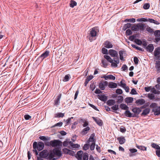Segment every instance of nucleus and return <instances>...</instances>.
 Segmentation results:
<instances>
[{
    "label": "nucleus",
    "mask_w": 160,
    "mask_h": 160,
    "mask_svg": "<svg viewBox=\"0 0 160 160\" xmlns=\"http://www.w3.org/2000/svg\"><path fill=\"white\" fill-rule=\"evenodd\" d=\"M39 138L43 141H45V146L47 147H56L53 149L57 153H59V155L61 157L62 156V153L61 151L62 146V142L59 139H54L50 141L51 139L50 137L48 136H40Z\"/></svg>",
    "instance_id": "f257e3e1"
},
{
    "label": "nucleus",
    "mask_w": 160,
    "mask_h": 160,
    "mask_svg": "<svg viewBox=\"0 0 160 160\" xmlns=\"http://www.w3.org/2000/svg\"><path fill=\"white\" fill-rule=\"evenodd\" d=\"M99 31V29L97 27H93L90 29L89 31L88 36H87V37L88 38L90 42H92L95 39V38L93 39V38L97 36V34Z\"/></svg>",
    "instance_id": "f03ea898"
},
{
    "label": "nucleus",
    "mask_w": 160,
    "mask_h": 160,
    "mask_svg": "<svg viewBox=\"0 0 160 160\" xmlns=\"http://www.w3.org/2000/svg\"><path fill=\"white\" fill-rule=\"evenodd\" d=\"M146 25L145 24L139 22L137 24H134L131 27V30L133 31H136L139 30L143 31L146 28Z\"/></svg>",
    "instance_id": "7ed1b4c3"
},
{
    "label": "nucleus",
    "mask_w": 160,
    "mask_h": 160,
    "mask_svg": "<svg viewBox=\"0 0 160 160\" xmlns=\"http://www.w3.org/2000/svg\"><path fill=\"white\" fill-rule=\"evenodd\" d=\"M149 107L152 108V112H154V114L156 116L160 115V106L157 105V104L153 102L149 106Z\"/></svg>",
    "instance_id": "20e7f679"
},
{
    "label": "nucleus",
    "mask_w": 160,
    "mask_h": 160,
    "mask_svg": "<svg viewBox=\"0 0 160 160\" xmlns=\"http://www.w3.org/2000/svg\"><path fill=\"white\" fill-rule=\"evenodd\" d=\"M45 142V141H44ZM45 145V142H34L33 144V149H37L39 151L42 150Z\"/></svg>",
    "instance_id": "39448f33"
},
{
    "label": "nucleus",
    "mask_w": 160,
    "mask_h": 160,
    "mask_svg": "<svg viewBox=\"0 0 160 160\" xmlns=\"http://www.w3.org/2000/svg\"><path fill=\"white\" fill-rule=\"evenodd\" d=\"M59 153H57L53 149L52 151H50V153H48V157L47 158V159L49 160H51L52 158H53L56 155L58 157V158L61 157L59 155Z\"/></svg>",
    "instance_id": "423d86ee"
},
{
    "label": "nucleus",
    "mask_w": 160,
    "mask_h": 160,
    "mask_svg": "<svg viewBox=\"0 0 160 160\" xmlns=\"http://www.w3.org/2000/svg\"><path fill=\"white\" fill-rule=\"evenodd\" d=\"M49 54L50 52L49 51H46L38 58L37 60L42 62L44 58L49 56Z\"/></svg>",
    "instance_id": "0eeeda50"
},
{
    "label": "nucleus",
    "mask_w": 160,
    "mask_h": 160,
    "mask_svg": "<svg viewBox=\"0 0 160 160\" xmlns=\"http://www.w3.org/2000/svg\"><path fill=\"white\" fill-rule=\"evenodd\" d=\"M132 111L134 113L133 114H135L136 116V117L138 118V115L142 111V110L140 109V108H139L136 107L132 109Z\"/></svg>",
    "instance_id": "6e6552de"
},
{
    "label": "nucleus",
    "mask_w": 160,
    "mask_h": 160,
    "mask_svg": "<svg viewBox=\"0 0 160 160\" xmlns=\"http://www.w3.org/2000/svg\"><path fill=\"white\" fill-rule=\"evenodd\" d=\"M48 153L47 150H44L40 152L39 154V157L43 158H46L48 157Z\"/></svg>",
    "instance_id": "1a4fd4ad"
},
{
    "label": "nucleus",
    "mask_w": 160,
    "mask_h": 160,
    "mask_svg": "<svg viewBox=\"0 0 160 160\" xmlns=\"http://www.w3.org/2000/svg\"><path fill=\"white\" fill-rule=\"evenodd\" d=\"M109 54L112 57H118V52L114 49H110L108 51Z\"/></svg>",
    "instance_id": "9d476101"
},
{
    "label": "nucleus",
    "mask_w": 160,
    "mask_h": 160,
    "mask_svg": "<svg viewBox=\"0 0 160 160\" xmlns=\"http://www.w3.org/2000/svg\"><path fill=\"white\" fill-rule=\"evenodd\" d=\"M62 94H59L57 97V98L54 100V105L57 106L60 104V100L61 98Z\"/></svg>",
    "instance_id": "9b49d317"
},
{
    "label": "nucleus",
    "mask_w": 160,
    "mask_h": 160,
    "mask_svg": "<svg viewBox=\"0 0 160 160\" xmlns=\"http://www.w3.org/2000/svg\"><path fill=\"white\" fill-rule=\"evenodd\" d=\"M92 118L96 123L100 126H102L103 124L102 121L97 117H92Z\"/></svg>",
    "instance_id": "f8f14e48"
},
{
    "label": "nucleus",
    "mask_w": 160,
    "mask_h": 160,
    "mask_svg": "<svg viewBox=\"0 0 160 160\" xmlns=\"http://www.w3.org/2000/svg\"><path fill=\"white\" fill-rule=\"evenodd\" d=\"M103 44L104 47L107 48H111L113 47L112 44L108 40L105 41Z\"/></svg>",
    "instance_id": "ddd939ff"
},
{
    "label": "nucleus",
    "mask_w": 160,
    "mask_h": 160,
    "mask_svg": "<svg viewBox=\"0 0 160 160\" xmlns=\"http://www.w3.org/2000/svg\"><path fill=\"white\" fill-rule=\"evenodd\" d=\"M125 115L128 117H136L135 114H133L129 110V109L126 111L124 112Z\"/></svg>",
    "instance_id": "4468645a"
},
{
    "label": "nucleus",
    "mask_w": 160,
    "mask_h": 160,
    "mask_svg": "<svg viewBox=\"0 0 160 160\" xmlns=\"http://www.w3.org/2000/svg\"><path fill=\"white\" fill-rule=\"evenodd\" d=\"M97 97L99 99L105 102L108 99L107 96H106L105 94L98 95Z\"/></svg>",
    "instance_id": "2eb2a0df"
},
{
    "label": "nucleus",
    "mask_w": 160,
    "mask_h": 160,
    "mask_svg": "<svg viewBox=\"0 0 160 160\" xmlns=\"http://www.w3.org/2000/svg\"><path fill=\"white\" fill-rule=\"evenodd\" d=\"M101 78H104L105 80H108V79L115 80L116 78L115 77L112 75H104Z\"/></svg>",
    "instance_id": "dca6fc26"
},
{
    "label": "nucleus",
    "mask_w": 160,
    "mask_h": 160,
    "mask_svg": "<svg viewBox=\"0 0 160 160\" xmlns=\"http://www.w3.org/2000/svg\"><path fill=\"white\" fill-rule=\"evenodd\" d=\"M93 78V76L92 75L88 76L85 80V82L84 83V86L85 87L87 86L88 82Z\"/></svg>",
    "instance_id": "f3484780"
},
{
    "label": "nucleus",
    "mask_w": 160,
    "mask_h": 160,
    "mask_svg": "<svg viewBox=\"0 0 160 160\" xmlns=\"http://www.w3.org/2000/svg\"><path fill=\"white\" fill-rule=\"evenodd\" d=\"M146 50L149 52H152L154 49V47L153 45L152 44H149L146 48Z\"/></svg>",
    "instance_id": "a211bd4d"
},
{
    "label": "nucleus",
    "mask_w": 160,
    "mask_h": 160,
    "mask_svg": "<svg viewBox=\"0 0 160 160\" xmlns=\"http://www.w3.org/2000/svg\"><path fill=\"white\" fill-rule=\"evenodd\" d=\"M145 103V101L143 99H139L135 102V103L137 104L138 106L142 105Z\"/></svg>",
    "instance_id": "6ab92c4d"
},
{
    "label": "nucleus",
    "mask_w": 160,
    "mask_h": 160,
    "mask_svg": "<svg viewBox=\"0 0 160 160\" xmlns=\"http://www.w3.org/2000/svg\"><path fill=\"white\" fill-rule=\"evenodd\" d=\"M117 139L118 141L119 142L120 144H124L126 142V139L124 137H118L117 138Z\"/></svg>",
    "instance_id": "aec40b11"
},
{
    "label": "nucleus",
    "mask_w": 160,
    "mask_h": 160,
    "mask_svg": "<svg viewBox=\"0 0 160 160\" xmlns=\"http://www.w3.org/2000/svg\"><path fill=\"white\" fill-rule=\"evenodd\" d=\"M90 130V127H87L82 130L80 133L82 135H85L88 133V131Z\"/></svg>",
    "instance_id": "412c9836"
},
{
    "label": "nucleus",
    "mask_w": 160,
    "mask_h": 160,
    "mask_svg": "<svg viewBox=\"0 0 160 160\" xmlns=\"http://www.w3.org/2000/svg\"><path fill=\"white\" fill-rule=\"evenodd\" d=\"M150 111V109L149 108H147L144 109L142 113L141 114L142 116H146L149 113Z\"/></svg>",
    "instance_id": "4be33fe9"
},
{
    "label": "nucleus",
    "mask_w": 160,
    "mask_h": 160,
    "mask_svg": "<svg viewBox=\"0 0 160 160\" xmlns=\"http://www.w3.org/2000/svg\"><path fill=\"white\" fill-rule=\"evenodd\" d=\"M95 136V133H92L90 136L87 142L89 143L90 142H96V139H94V137Z\"/></svg>",
    "instance_id": "5701e85b"
},
{
    "label": "nucleus",
    "mask_w": 160,
    "mask_h": 160,
    "mask_svg": "<svg viewBox=\"0 0 160 160\" xmlns=\"http://www.w3.org/2000/svg\"><path fill=\"white\" fill-rule=\"evenodd\" d=\"M111 109L114 111L113 112L116 113H118V112H117V110H119V106L118 104L114 105L111 107Z\"/></svg>",
    "instance_id": "b1692460"
},
{
    "label": "nucleus",
    "mask_w": 160,
    "mask_h": 160,
    "mask_svg": "<svg viewBox=\"0 0 160 160\" xmlns=\"http://www.w3.org/2000/svg\"><path fill=\"white\" fill-rule=\"evenodd\" d=\"M160 54V47H158L155 48L154 52V57L159 55Z\"/></svg>",
    "instance_id": "393cba45"
},
{
    "label": "nucleus",
    "mask_w": 160,
    "mask_h": 160,
    "mask_svg": "<svg viewBox=\"0 0 160 160\" xmlns=\"http://www.w3.org/2000/svg\"><path fill=\"white\" fill-rule=\"evenodd\" d=\"M108 86L110 88H115L117 87V84L114 82H111L108 83Z\"/></svg>",
    "instance_id": "a878e982"
},
{
    "label": "nucleus",
    "mask_w": 160,
    "mask_h": 160,
    "mask_svg": "<svg viewBox=\"0 0 160 160\" xmlns=\"http://www.w3.org/2000/svg\"><path fill=\"white\" fill-rule=\"evenodd\" d=\"M132 24L129 23L125 24L123 27L122 30L123 31H125L128 28H131Z\"/></svg>",
    "instance_id": "bb28decb"
},
{
    "label": "nucleus",
    "mask_w": 160,
    "mask_h": 160,
    "mask_svg": "<svg viewBox=\"0 0 160 160\" xmlns=\"http://www.w3.org/2000/svg\"><path fill=\"white\" fill-rule=\"evenodd\" d=\"M125 102L127 103H131L133 100V98L132 97H128L125 98Z\"/></svg>",
    "instance_id": "cd10ccee"
},
{
    "label": "nucleus",
    "mask_w": 160,
    "mask_h": 160,
    "mask_svg": "<svg viewBox=\"0 0 160 160\" xmlns=\"http://www.w3.org/2000/svg\"><path fill=\"white\" fill-rule=\"evenodd\" d=\"M119 107L122 110H125L126 111L129 109V107L125 104L124 103H121L119 105Z\"/></svg>",
    "instance_id": "c85d7f7f"
},
{
    "label": "nucleus",
    "mask_w": 160,
    "mask_h": 160,
    "mask_svg": "<svg viewBox=\"0 0 160 160\" xmlns=\"http://www.w3.org/2000/svg\"><path fill=\"white\" fill-rule=\"evenodd\" d=\"M115 102H116L115 100L113 99H109L107 101V104L108 105L111 106L114 105Z\"/></svg>",
    "instance_id": "c756f323"
},
{
    "label": "nucleus",
    "mask_w": 160,
    "mask_h": 160,
    "mask_svg": "<svg viewBox=\"0 0 160 160\" xmlns=\"http://www.w3.org/2000/svg\"><path fill=\"white\" fill-rule=\"evenodd\" d=\"M155 67L157 69L158 72H159L160 71V61H157L155 63Z\"/></svg>",
    "instance_id": "7c9ffc66"
},
{
    "label": "nucleus",
    "mask_w": 160,
    "mask_h": 160,
    "mask_svg": "<svg viewBox=\"0 0 160 160\" xmlns=\"http://www.w3.org/2000/svg\"><path fill=\"white\" fill-rule=\"evenodd\" d=\"M118 98L116 101V102L118 103H120L122 102L123 100V97L122 96H118Z\"/></svg>",
    "instance_id": "2f4dec72"
},
{
    "label": "nucleus",
    "mask_w": 160,
    "mask_h": 160,
    "mask_svg": "<svg viewBox=\"0 0 160 160\" xmlns=\"http://www.w3.org/2000/svg\"><path fill=\"white\" fill-rule=\"evenodd\" d=\"M64 116V113L59 112L54 115V118H63Z\"/></svg>",
    "instance_id": "473e14b6"
},
{
    "label": "nucleus",
    "mask_w": 160,
    "mask_h": 160,
    "mask_svg": "<svg viewBox=\"0 0 160 160\" xmlns=\"http://www.w3.org/2000/svg\"><path fill=\"white\" fill-rule=\"evenodd\" d=\"M71 78V76L70 74H68L66 75L62 79V81L63 82H67Z\"/></svg>",
    "instance_id": "72a5a7b5"
},
{
    "label": "nucleus",
    "mask_w": 160,
    "mask_h": 160,
    "mask_svg": "<svg viewBox=\"0 0 160 160\" xmlns=\"http://www.w3.org/2000/svg\"><path fill=\"white\" fill-rule=\"evenodd\" d=\"M136 21V19L134 18H132L131 19H125L124 21H123L122 22H135Z\"/></svg>",
    "instance_id": "f704fd0d"
},
{
    "label": "nucleus",
    "mask_w": 160,
    "mask_h": 160,
    "mask_svg": "<svg viewBox=\"0 0 160 160\" xmlns=\"http://www.w3.org/2000/svg\"><path fill=\"white\" fill-rule=\"evenodd\" d=\"M136 147L138 149L142 151H146L147 147L143 146H139L137 144L136 145Z\"/></svg>",
    "instance_id": "c9c22d12"
},
{
    "label": "nucleus",
    "mask_w": 160,
    "mask_h": 160,
    "mask_svg": "<svg viewBox=\"0 0 160 160\" xmlns=\"http://www.w3.org/2000/svg\"><path fill=\"white\" fill-rule=\"evenodd\" d=\"M77 3L76 2L74 1V0H71L70 1V6L73 8L74 6L77 5Z\"/></svg>",
    "instance_id": "e433bc0d"
},
{
    "label": "nucleus",
    "mask_w": 160,
    "mask_h": 160,
    "mask_svg": "<svg viewBox=\"0 0 160 160\" xmlns=\"http://www.w3.org/2000/svg\"><path fill=\"white\" fill-rule=\"evenodd\" d=\"M151 146L152 147L156 149H160V147L158 145L154 143H152L151 144Z\"/></svg>",
    "instance_id": "4c0bfd02"
},
{
    "label": "nucleus",
    "mask_w": 160,
    "mask_h": 160,
    "mask_svg": "<svg viewBox=\"0 0 160 160\" xmlns=\"http://www.w3.org/2000/svg\"><path fill=\"white\" fill-rule=\"evenodd\" d=\"M98 86L100 89L102 90H104L105 88V86L102 83V82H101L99 83Z\"/></svg>",
    "instance_id": "58836bf2"
},
{
    "label": "nucleus",
    "mask_w": 160,
    "mask_h": 160,
    "mask_svg": "<svg viewBox=\"0 0 160 160\" xmlns=\"http://www.w3.org/2000/svg\"><path fill=\"white\" fill-rule=\"evenodd\" d=\"M83 160H88V155L87 152H84L82 156Z\"/></svg>",
    "instance_id": "ea45409f"
},
{
    "label": "nucleus",
    "mask_w": 160,
    "mask_h": 160,
    "mask_svg": "<svg viewBox=\"0 0 160 160\" xmlns=\"http://www.w3.org/2000/svg\"><path fill=\"white\" fill-rule=\"evenodd\" d=\"M148 98L150 100H154L155 99L154 95L152 93H149L148 94Z\"/></svg>",
    "instance_id": "a19ab883"
},
{
    "label": "nucleus",
    "mask_w": 160,
    "mask_h": 160,
    "mask_svg": "<svg viewBox=\"0 0 160 160\" xmlns=\"http://www.w3.org/2000/svg\"><path fill=\"white\" fill-rule=\"evenodd\" d=\"M102 52L103 54L106 55L109 54L108 50L105 48H103L102 49Z\"/></svg>",
    "instance_id": "79ce46f5"
},
{
    "label": "nucleus",
    "mask_w": 160,
    "mask_h": 160,
    "mask_svg": "<svg viewBox=\"0 0 160 160\" xmlns=\"http://www.w3.org/2000/svg\"><path fill=\"white\" fill-rule=\"evenodd\" d=\"M135 42L136 44L139 45H141L142 44V41L140 39H135Z\"/></svg>",
    "instance_id": "37998d69"
},
{
    "label": "nucleus",
    "mask_w": 160,
    "mask_h": 160,
    "mask_svg": "<svg viewBox=\"0 0 160 160\" xmlns=\"http://www.w3.org/2000/svg\"><path fill=\"white\" fill-rule=\"evenodd\" d=\"M104 58L109 62H111V61L112 60V59L111 58L110 56L107 55H104Z\"/></svg>",
    "instance_id": "c03bdc74"
},
{
    "label": "nucleus",
    "mask_w": 160,
    "mask_h": 160,
    "mask_svg": "<svg viewBox=\"0 0 160 160\" xmlns=\"http://www.w3.org/2000/svg\"><path fill=\"white\" fill-rule=\"evenodd\" d=\"M154 35L156 37H160V30H156L154 32Z\"/></svg>",
    "instance_id": "a18cd8bd"
},
{
    "label": "nucleus",
    "mask_w": 160,
    "mask_h": 160,
    "mask_svg": "<svg viewBox=\"0 0 160 160\" xmlns=\"http://www.w3.org/2000/svg\"><path fill=\"white\" fill-rule=\"evenodd\" d=\"M131 30L129 29H128L126 30L125 32L126 36H129L132 34V32Z\"/></svg>",
    "instance_id": "49530a36"
},
{
    "label": "nucleus",
    "mask_w": 160,
    "mask_h": 160,
    "mask_svg": "<svg viewBox=\"0 0 160 160\" xmlns=\"http://www.w3.org/2000/svg\"><path fill=\"white\" fill-rule=\"evenodd\" d=\"M63 124V123L62 122H59L55 124L54 125L52 126L51 127V128H53L55 127L58 126L59 127H61L62 126Z\"/></svg>",
    "instance_id": "de8ad7c7"
},
{
    "label": "nucleus",
    "mask_w": 160,
    "mask_h": 160,
    "mask_svg": "<svg viewBox=\"0 0 160 160\" xmlns=\"http://www.w3.org/2000/svg\"><path fill=\"white\" fill-rule=\"evenodd\" d=\"M119 53L120 56H123V54L124 56H125V55H126V51L124 50H120L119 52Z\"/></svg>",
    "instance_id": "09e8293b"
},
{
    "label": "nucleus",
    "mask_w": 160,
    "mask_h": 160,
    "mask_svg": "<svg viewBox=\"0 0 160 160\" xmlns=\"http://www.w3.org/2000/svg\"><path fill=\"white\" fill-rule=\"evenodd\" d=\"M137 22H148L147 18H138L137 19Z\"/></svg>",
    "instance_id": "8fccbe9b"
},
{
    "label": "nucleus",
    "mask_w": 160,
    "mask_h": 160,
    "mask_svg": "<svg viewBox=\"0 0 160 160\" xmlns=\"http://www.w3.org/2000/svg\"><path fill=\"white\" fill-rule=\"evenodd\" d=\"M94 84V82H93L90 85V88L92 91H93L96 88V86Z\"/></svg>",
    "instance_id": "3c124183"
},
{
    "label": "nucleus",
    "mask_w": 160,
    "mask_h": 160,
    "mask_svg": "<svg viewBox=\"0 0 160 160\" xmlns=\"http://www.w3.org/2000/svg\"><path fill=\"white\" fill-rule=\"evenodd\" d=\"M146 30L151 33H152L154 32L153 29L148 26H147Z\"/></svg>",
    "instance_id": "603ef678"
},
{
    "label": "nucleus",
    "mask_w": 160,
    "mask_h": 160,
    "mask_svg": "<svg viewBox=\"0 0 160 160\" xmlns=\"http://www.w3.org/2000/svg\"><path fill=\"white\" fill-rule=\"evenodd\" d=\"M150 7V4L149 3H145L143 6V8L144 9L147 10Z\"/></svg>",
    "instance_id": "864d4df0"
},
{
    "label": "nucleus",
    "mask_w": 160,
    "mask_h": 160,
    "mask_svg": "<svg viewBox=\"0 0 160 160\" xmlns=\"http://www.w3.org/2000/svg\"><path fill=\"white\" fill-rule=\"evenodd\" d=\"M126 129L125 127L123 126L120 127V131L124 133L126 131Z\"/></svg>",
    "instance_id": "5fc2aeb1"
},
{
    "label": "nucleus",
    "mask_w": 160,
    "mask_h": 160,
    "mask_svg": "<svg viewBox=\"0 0 160 160\" xmlns=\"http://www.w3.org/2000/svg\"><path fill=\"white\" fill-rule=\"evenodd\" d=\"M95 142H92L90 146V149L91 151L94 150L95 148Z\"/></svg>",
    "instance_id": "6e6d98bb"
},
{
    "label": "nucleus",
    "mask_w": 160,
    "mask_h": 160,
    "mask_svg": "<svg viewBox=\"0 0 160 160\" xmlns=\"http://www.w3.org/2000/svg\"><path fill=\"white\" fill-rule=\"evenodd\" d=\"M102 64L103 65V67L104 68H106L108 66V64L107 63V62L106 61H105L104 60L102 59Z\"/></svg>",
    "instance_id": "4d7b16f0"
},
{
    "label": "nucleus",
    "mask_w": 160,
    "mask_h": 160,
    "mask_svg": "<svg viewBox=\"0 0 160 160\" xmlns=\"http://www.w3.org/2000/svg\"><path fill=\"white\" fill-rule=\"evenodd\" d=\"M116 92L117 94H122L123 92L122 90L121 89L118 88L116 89Z\"/></svg>",
    "instance_id": "13d9d810"
},
{
    "label": "nucleus",
    "mask_w": 160,
    "mask_h": 160,
    "mask_svg": "<svg viewBox=\"0 0 160 160\" xmlns=\"http://www.w3.org/2000/svg\"><path fill=\"white\" fill-rule=\"evenodd\" d=\"M62 150L63 153L65 154H67L68 152V151H70V150L66 148L63 149Z\"/></svg>",
    "instance_id": "bf43d9fd"
},
{
    "label": "nucleus",
    "mask_w": 160,
    "mask_h": 160,
    "mask_svg": "<svg viewBox=\"0 0 160 160\" xmlns=\"http://www.w3.org/2000/svg\"><path fill=\"white\" fill-rule=\"evenodd\" d=\"M89 145L88 144L86 143L85 144L84 146L83 147V150H87L89 149Z\"/></svg>",
    "instance_id": "052dcab7"
},
{
    "label": "nucleus",
    "mask_w": 160,
    "mask_h": 160,
    "mask_svg": "<svg viewBox=\"0 0 160 160\" xmlns=\"http://www.w3.org/2000/svg\"><path fill=\"white\" fill-rule=\"evenodd\" d=\"M128 67L126 64H123L121 68V69L123 71H126L128 70Z\"/></svg>",
    "instance_id": "680f3d73"
},
{
    "label": "nucleus",
    "mask_w": 160,
    "mask_h": 160,
    "mask_svg": "<svg viewBox=\"0 0 160 160\" xmlns=\"http://www.w3.org/2000/svg\"><path fill=\"white\" fill-rule=\"evenodd\" d=\"M120 83H118V84L119 86L122 87V88H125L126 85V83H124L122 82V80H121L120 82Z\"/></svg>",
    "instance_id": "e2e57ef3"
},
{
    "label": "nucleus",
    "mask_w": 160,
    "mask_h": 160,
    "mask_svg": "<svg viewBox=\"0 0 160 160\" xmlns=\"http://www.w3.org/2000/svg\"><path fill=\"white\" fill-rule=\"evenodd\" d=\"M111 63V66L112 67H114L115 68L117 67L118 66L117 64L115 62H113V60H112L111 62H110Z\"/></svg>",
    "instance_id": "0e129e2a"
},
{
    "label": "nucleus",
    "mask_w": 160,
    "mask_h": 160,
    "mask_svg": "<svg viewBox=\"0 0 160 160\" xmlns=\"http://www.w3.org/2000/svg\"><path fill=\"white\" fill-rule=\"evenodd\" d=\"M130 94L132 95H136L138 93L136 90V89L133 88L131 89Z\"/></svg>",
    "instance_id": "69168bd1"
},
{
    "label": "nucleus",
    "mask_w": 160,
    "mask_h": 160,
    "mask_svg": "<svg viewBox=\"0 0 160 160\" xmlns=\"http://www.w3.org/2000/svg\"><path fill=\"white\" fill-rule=\"evenodd\" d=\"M78 124V121H75L72 124L71 127V128L72 129H75L76 128V125Z\"/></svg>",
    "instance_id": "338daca9"
},
{
    "label": "nucleus",
    "mask_w": 160,
    "mask_h": 160,
    "mask_svg": "<svg viewBox=\"0 0 160 160\" xmlns=\"http://www.w3.org/2000/svg\"><path fill=\"white\" fill-rule=\"evenodd\" d=\"M135 39H136V36L133 35L129 36V39L131 41H133L134 40H135Z\"/></svg>",
    "instance_id": "774afa93"
}]
</instances>
